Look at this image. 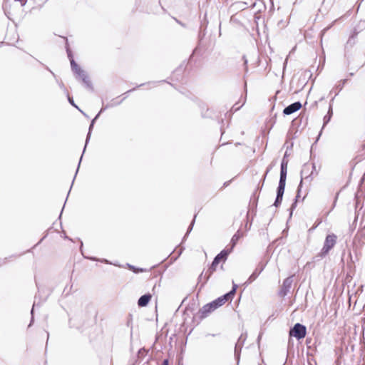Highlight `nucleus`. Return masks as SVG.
<instances>
[{"instance_id": "f8f14e48", "label": "nucleus", "mask_w": 365, "mask_h": 365, "mask_svg": "<svg viewBox=\"0 0 365 365\" xmlns=\"http://www.w3.org/2000/svg\"><path fill=\"white\" fill-rule=\"evenodd\" d=\"M282 197H278V195H277L276 200L274 203V205L277 207L282 202Z\"/></svg>"}, {"instance_id": "6e6552de", "label": "nucleus", "mask_w": 365, "mask_h": 365, "mask_svg": "<svg viewBox=\"0 0 365 365\" xmlns=\"http://www.w3.org/2000/svg\"><path fill=\"white\" fill-rule=\"evenodd\" d=\"M151 294H144L142 297H140L138 302V304L139 307H145L149 303L150 300L151 299Z\"/></svg>"}, {"instance_id": "0eeeda50", "label": "nucleus", "mask_w": 365, "mask_h": 365, "mask_svg": "<svg viewBox=\"0 0 365 365\" xmlns=\"http://www.w3.org/2000/svg\"><path fill=\"white\" fill-rule=\"evenodd\" d=\"M287 161L282 160L281 164L280 180L279 181L286 182L287 170Z\"/></svg>"}, {"instance_id": "dca6fc26", "label": "nucleus", "mask_w": 365, "mask_h": 365, "mask_svg": "<svg viewBox=\"0 0 365 365\" xmlns=\"http://www.w3.org/2000/svg\"><path fill=\"white\" fill-rule=\"evenodd\" d=\"M70 102L73 104V101L69 99Z\"/></svg>"}, {"instance_id": "4468645a", "label": "nucleus", "mask_w": 365, "mask_h": 365, "mask_svg": "<svg viewBox=\"0 0 365 365\" xmlns=\"http://www.w3.org/2000/svg\"><path fill=\"white\" fill-rule=\"evenodd\" d=\"M338 195H339V193L336 194V197H335V200H334V202H336V201L337 200V198H338Z\"/></svg>"}, {"instance_id": "ddd939ff", "label": "nucleus", "mask_w": 365, "mask_h": 365, "mask_svg": "<svg viewBox=\"0 0 365 365\" xmlns=\"http://www.w3.org/2000/svg\"><path fill=\"white\" fill-rule=\"evenodd\" d=\"M161 365H168V361L167 359L164 360Z\"/></svg>"}, {"instance_id": "39448f33", "label": "nucleus", "mask_w": 365, "mask_h": 365, "mask_svg": "<svg viewBox=\"0 0 365 365\" xmlns=\"http://www.w3.org/2000/svg\"><path fill=\"white\" fill-rule=\"evenodd\" d=\"M71 67L74 73L78 75L79 78H81L86 83H89V79L87 74L85 73L83 70L81 68V67L74 62V61H71Z\"/></svg>"}, {"instance_id": "423d86ee", "label": "nucleus", "mask_w": 365, "mask_h": 365, "mask_svg": "<svg viewBox=\"0 0 365 365\" xmlns=\"http://www.w3.org/2000/svg\"><path fill=\"white\" fill-rule=\"evenodd\" d=\"M302 108V104L299 102H295L287 107H286L284 110L283 113L284 115H290L297 110H299Z\"/></svg>"}, {"instance_id": "2eb2a0df", "label": "nucleus", "mask_w": 365, "mask_h": 365, "mask_svg": "<svg viewBox=\"0 0 365 365\" xmlns=\"http://www.w3.org/2000/svg\"><path fill=\"white\" fill-rule=\"evenodd\" d=\"M70 102L73 104V101L69 99Z\"/></svg>"}, {"instance_id": "f03ea898", "label": "nucleus", "mask_w": 365, "mask_h": 365, "mask_svg": "<svg viewBox=\"0 0 365 365\" xmlns=\"http://www.w3.org/2000/svg\"><path fill=\"white\" fill-rule=\"evenodd\" d=\"M232 249H224L222 250L214 259L211 266L209 268V272L212 274L216 271L218 264L222 262V264L227 259L228 255L231 253Z\"/></svg>"}, {"instance_id": "9d476101", "label": "nucleus", "mask_w": 365, "mask_h": 365, "mask_svg": "<svg viewBox=\"0 0 365 365\" xmlns=\"http://www.w3.org/2000/svg\"><path fill=\"white\" fill-rule=\"evenodd\" d=\"M285 187V182L279 181V186L277 188L278 197H282Z\"/></svg>"}, {"instance_id": "1a4fd4ad", "label": "nucleus", "mask_w": 365, "mask_h": 365, "mask_svg": "<svg viewBox=\"0 0 365 365\" xmlns=\"http://www.w3.org/2000/svg\"><path fill=\"white\" fill-rule=\"evenodd\" d=\"M242 237V233L240 231H237L231 239V247L230 249H233L234 247L237 243L238 240Z\"/></svg>"}, {"instance_id": "7ed1b4c3", "label": "nucleus", "mask_w": 365, "mask_h": 365, "mask_svg": "<svg viewBox=\"0 0 365 365\" xmlns=\"http://www.w3.org/2000/svg\"><path fill=\"white\" fill-rule=\"evenodd\" d=\"M336 241L337 236L335 234L331 233L327 235L323 247L319 253L320 257H323L328 255L330 250L334 248L336 244Z\"/></svg>"}, {"instance_id": "20e7f679", "label": "nucleus", "mask_w": 365, "mask_h": 365, "mask_svg": "<svg viewBox=\"0 0 365 365\" xmlns=\"http://www.w3.org/2000/svg\"><path fill=\"white\" fill-rule=\"evenodd\" d=\"M307 334V329L305 326L297 323L292 329L289 331V335L297 338V339H301L305 337Z\"/></svg>"}, {"instance_id": "9b49d317", "label": "nucleus", "mask_w": 365, "mask_h": 365, "mask_svg": "<svg viewBox=\"0 0 365 365\" xmlns=\"http://www.w3.org/2000/svg\"><path fill=\"white\" fill-rule=\"evenodd\" d=\"M361 150L360 152L361 153V155L362 157H365V142L361 146Z\"/></svg>"}, {"instance_id": "f257e3e1", "label": "nucleus", "mask_w": 365, "mask_h": 365, "mask_svg": "<svg viewBox=\"0 0 365 365\" xmlns=\"http://www.w3.org/2000/svg\"><path fill=\"white\" fill-rule=\"evenodd\" d=\"M235 294V288H233L230 292L218 297L210 303L205 304L200 310L199 314L201 319L206 318L210 314L213 312L220 307L225 304L227 302L231 301Z\"/></svg>"}]
</instances>
